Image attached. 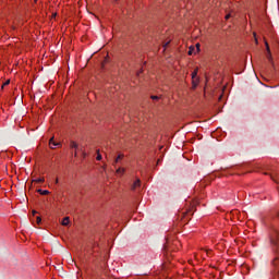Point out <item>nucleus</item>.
I'll use <instances>...</instances> for the list:
<instances>
[{"instance_id": "obj_12", "label": "nucleus", "mask_w": 279, "mask_h": 279, "mask_svg": "<svg viewBox=\"0 0 279 279\" xmlns=\"http://www.w3.org/2000/svg\"><path fill=\"white\" fill-rule=\"evenodd\" d=\"M35 182H37L38 184H43V182H45V178H39L35 180Z\"/></svg>"}, {"instance_id": "obj_13", "label": "nucleus", "mask_w": 279, "mask_h": 279, "mask_svg": "<svg viewBox=\"0 0 279 279\" xmlns=\"http://www.w3.org/2000/svg\"><path fill=\"white\" fill-rule=\"evenodd\" d=\"M195 77H197V70H195V71L192 73V80H195Z\"/></svg>"}, {"instance_id": "obj_28", "label": "nucleus", "mask_w": 279, "mask_h": 279, "mask_svg": "<svg viewBox=\"0 0 279 279\" xmlns=\"http://www.w3.org/2000/svg\"><path fill=\"white\" fill-rule=\"evenodd\" d=\"M56 184H58V179H56Z\"/></svg>"}, {"instance_id": "obj_25", "label": "nucleus", "mask_w": 279, "mask_h": 279, "mask_svg": "<svg viewBox=\"0 0 279 279\" xmlns=\"http://www.w3.org/2000/svg\"><path fill=\"white\" fill-rule=\"evenodd\" d=\"M75 158H77V151L74 153Z\"/></svg>"}, {"instance_id": "obj_7", "label": "nucleus", "mask_w": 279, "mask_h": 279, "mask_svg": "<svg viewBox=\"0 0 279 279\" xmlns=\"http://www.w3.org/2000/svg\"><path fill=\"white\" fill-rule=\"evenodd\" d=\"M37 193H39L40 195H49L48 190H37Z\"/></svg>"}, {"instance_id": "obj_24", "label": "nucleus", "mask_w": 279, "mask_h": 279, "mask_svg": "<svg viewBox=\"0 0 279 279\" xmlns=\"http://www.w3.org/2000/svg\"><path fill=\"white\" fill-rule=\"evenodd\" d=\"M193 84H194V88H196V87H197V84H195V81H193Z\"/></svg>"}, {"instance_id": "obj_9", "label": "nucleus", "mask_w": 279, "mask_h": 279, "mask_svg": "<svg viewBox=\"0 0 279 279\" xmlns=\"http://www.w3.org/2000/svg\"><path fill=\"white\" fill-rule=\"evenodd\" d=\"M195 47H193V46H191L190 48H189V56H193L194 53H195Z\"/></svg>"}, {"instance_id": "obj_3", "label": "nucleus", "mask_w": 279, "mask_h": 279, "mask_svg": "<svg viewBox=\"0 0 279 279\" xmlns=\"http://www.w3.org/2000/svg\"><path fill=\"white\" fill-rule=\"evenodd\" d=\"M49 145H52L53 147H62L61 143L54 142L53 137L50 138Z\"/></svg>"}, {"instance_id": "obj_20", "label": "nucleus", "mask_w": 279, "mask_h": 279, "mask_svg": "<svg viewBox=\"0 0 279 279\" xmlns=\"http://www.w3.org/2000/svg\"><path fill=\"white\" fill-rule=\"evenodd\" d=\"M147 278V274L142 275V279H146Z\"/></svg>"}, {"instance_id": "obj_1", "label": "nucleus", "mask_w": 279, "mask_h": 279, "mask_svg": "<svg viewBox=\"0 0 279 279\" xmlns=\"http://www.w3.org/2000/svg\"><path fill=\"white\" fill-rule=\"evenodd\" d=\"M272 245H278V241H279V231L275 230L274 234L271 235L270 239Z\"/></svg>"}, {"instance_id": "obj_23", "label": "nucleus", "mask_w": 279, "mask_h": 279, "mask_svg": "<svg viewBox=\"0 0 279 279\" xmlns=\"http://www.w3.org/2000/svg\"><path fill=\"white\" fill-rule=\"evenodd\" d=\"M163 248H165V250H169V245L166 244V245L163 246Z\"/></svg>"}, {"instance_id": "obj_19", "label": "nucleus", "mask_w": 279, "mask_h": 279, "mask_svg": "<svg viewBox=\"0 0 279 279\" xmlns=\"http://www.w3.org/2000/svg\"><path fill=\"white\" fill-rule=\"evenodd\" d=\"M169 43H170V41H167V43L163 45V50L167 49V47H169Z\"/></svg>"}, {"instance_id": "obj_17", "label": "nucleus", "mask_w": 279, "mask_h": 279, "mask_svg": "<svg viewBox=\"0 0 279 279\" xmlns=\"http://www.w3.org/2000/svg\"><path fill=\"white\" fill-rule=\"evenodd\" d=\"M195 51L199 52V44L195 45Z\"/></svg>"}, {"instance_id": "obj_5", "label": "nucleus", "mask_w": 279, "mask_h": 279, "mask_svg": "<svg viewBox=\"0 0 279 279\" xmlns=\"http://www.w3.org/2000/svg\"><path fill=\"white\" fill-rule=\"evenodd\" d=\"M123 158H124V155H123V154L118 155V157H117V158L114 159V161H113V166L117 165V163H119L120 160H123Z\"/></svg>"}, {"instance_id": "obj_2", "label": "nucleus", "mask_w": 279, "mask_h": 279, "mask_svg": "<svg viewBox=\"0 0 279 279\" xmlns=\"http://www.w3.org/2000/svg\"><path fill=\"white\" fill-rule=\"evenodd\" d=\"M270 178L274 182H276V184H279V173L274 171L272 173H270Z\"/></svg>"}, {"instance_id": "obj_6", "label": "nucleus", "mask_w": 279, "mask_h": 279, "mask_svg": "<svg viewBox=\"0 0 279 279\" xmlns=\"http://www.w3.org/2000/svg\"><path fill=\"white\" fill-rule=\"evenodd\" d=\"M116 173L120 174V175H123V173H125V168H118L116 170Z\"/></svg>"}, {"instance_id": "obj_27", "label": "nucleus", "mask_w": 279, "mask_h": 279, "mask_svg": "<svg viewBox=\"0 0 279 279\" xmlns=\"http://www.w3.org/2000/svg\"><path fill=\"white\" fill-rule=\"evenodd\" d=\"M226 19H230V15H227Z\"/></svg>"}, {"instance_id": "obj_18", "label": "nucleus", "mask_w": 279, "mask_h": 279, "mask_svg": "<svg viewBox=\"0 0 279 279\" xmlns=\"http://www.w3.org/2000/svg\"><path fill=\"white\" fill-rule=\"evenodd\" d=\"M96 160H101V154L98 153Z\"/></svg>"}, {"instance_id": "obj_21", "label": "nucleus", "mask_w": 279, "mask_h": 279, "mask_svg": "<svg viewBox=\"0 0 279 279\" xmlns=\"http://www.w3.org/2000/svg\"><path fill=\"white\" fill-rule=\"evenodd\" d=\"M267 58L268 60H271V53H268Z\"/></svg>"}, {"instance_id": "obj_11", "label": "nucleus", "mask_w": 279, "mask_h": 279, "mask_svg": "<svg viewBox=\"0 0 279 279\" xmlns=\"http://www.w3.org/2000/svg\"><path fill=\"white\" fill-rule=\"evenodd\" d=\"M267 53H271V49H269V43L265 41Z\"/></svg>"}, {"instance_id": "obj_22", "label": "nucleus", "mask_w": 279, "mask_h": 279, "mask_svg": "<svg viewBox=\"0 0 279 279\" xmlns=\"http://www.w3.org/2000/svg\"><path fill=\"white\" fill-rule=\"evenodd\" d=\"M151 99H159L158 96H151Z\"/></svg>"}, {"instance_id": "obj_15", "label": "nucleus", "mask_w": 279, "mask_h": 279, "mask_svg": "<svg viewBox=\"0 0 279 279\" xmlns=\"http://www.w3.org/2000/svg\"><path fill=\"white\" fill-rule=\"evenodd\" d=\"M254 39H255V44L258 45V38L256 37V33H253Z\"/></svg>"}, {"instance_id": "obj_16", "label": "nucleus", "mask_w": 279, "mask_h": 279, "mask_svg": "<svg viewBox=\"0 0 279 279\" xmlns=\"http://www.w3.org/2000/svg\"><path fill=\"white\" fill-rule=\"evenodd\" d=\"M10 84V81H7L2 84L1 88H3L4 86H8Z\"/></svg>"}, {"instance_id": "obj_14", "label": "nucleus", "mask_w": 279, "mask_h": 279, "mask_svg": "<svg viewBox=\"0 0 279 279\" xmlns=\"http://www.w3.org/2000/svg\"><path fill=\"white\" fill-rule=\"evenodd\" d=\"M41 221H43V218H40V216H37L36 222L39 225Z\"/></svg>"}, {"instance_id": "obj_26", "label": "nucleus", "mask_w": 279, "mask_h": 279, "mask_svg": "<svg viewBox=\"0 0 279 279\" xmlns=\"http://www.w3.org/2000/svg\"><path fill=\"white\" fill-rule=\"evenodd\" d=\"M36 213H37L36 210H33V215H36Z\"/></svg>"}, {"instance_id": "obj_29", "label": "nucleus", "mask_w": 279, "mask_h": 279, "mask_svg": "<svg viewBox=\"0 0 279 279\" xmlns=\"http://www.w3.org/2000/svg\"><path fill=\"white\" fill-rule=\"evenodd\" d=\"M38 1V0H35V2Z\"/></svg>"}, {"instance_id": "obj_10", "label": "nucleus", "mask_w": 279, "mask_h": 279, "mask_svg": "<svg viewBox=\"0 0 279 279\" xmlns=\"http://www.w3.org/2000/svg\"><path fill=\"white\" fill-rule=\"evenodd\" d=\"M70 147H71L72 149H77L78 145H77V143H75V142H71V143H70Z\"/></svg>"}, {"instance_id": "obj_4", "label": "nucleus", "mask_w": 279, "mask_h": 279, "mask_svg": "<svg viewBox=\"0 0 279 279\" xmlns=\"http://www.w3.org/2000/svg\"><path fill=\"white\" fill-rule=\"evenodd\" d=\"M136 186H141V179H137L131 186V191H135Z\"/></svg>"}, {"instance_id": "obj_8", "label": "nucleus", "mask_w": 279, "mask_h": 279, "mask_svg": "<svg viewBox=\"0 0 279 279\" xmlns=\"http://www.w3.org/2000/svg\"><path fill=\"white\" fill-rule=\"evenodd\" d=\"M61 223H62V226H69V223H70L69 217L63 218Z\"/></svg>"}]
</instances>
